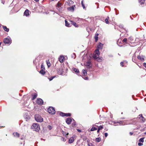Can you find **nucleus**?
Segmentation results:
<instances>
[{
  "instance_id": "32",
  "label": "nucleus",
  "mask_w": 146,
  "mask_h": 146,
  "mask_svg": "<svg viewBox=\"0 0 146 146\" xmlns=\"http://www.w3.org/2000/svg\"><path fill=\"white\" fill-rule=\"evenodd\" d=\"M109 18V17H108L105 20V21L106 23L107 24H108L109 23V22L108 21V19Z\"/></svg>"
},
{
  "instance_id": "33",
  "label": "nucleus",
  "mask_w": 146,
  "mask_h": 146,
  "mask_svg": "<svg viewBox=\"0 0 146 146\" xmlns=\"http://www.w3.org/2000/svg\"><path fill=\"white\" fill-rule=\"evenodd\" d=\"M83 73L84 75H86L87 74L86 71L85 70H82Z\"/></svg>"
},
{
  "instance_id": "54",
  "label": "nucleus",
  "mask_w": 146,
  "mask_h": 146,
  "mask_svg": "<svg viewBox=\"0 0 146 146\" xmlns=\"http://www.w3.org/2000/svg\"><path fill=\"white\" fill-rule=\"evenodd\" d=\"M100 130H99V129H98L97 131V133H99V131H100Z\"/></svg>"
},
{
  "instance_id": "43",
  "label": "nucleus",
  "mask_w": 146,
  "mask_h": 146,
  "mask_svg": "<svg viewBox=\"0 0 146 146\" xmlns=\"http://www.w3.org/2000/svg\"><path fill=\"white\" fill-rule=\"evenodd\" d=\"M143 145V143L141 142L138 143V145L139 146H141Z\"/></svg>"
},
{
  "instance_id": "21",
  "label": "nucleus",
  "mask_w": 146,
  "mask_h": 146,
  "mask_svg": "<svg viewBox=\"0 0 146 146\" xmlns=\"http://www.w3.org/2000/svg\"><path fill=\"white\" fill-rule=\"evenodd\" d=\"M99 35V34L98 33H96V34L95 35L94 37V38L95 40L96 41V42L98 39V36Z\"/></svg>"
},
{
  "instance_id": "35",
  "label": "nucleus",
  "mask_w": 146,
  "mask_h": 146,
  "mask_svg": "<svg viewBox=\"0 0 146 146\" xmlns=\"http://www.w3.org/2000/svg\"><path fill=\"white\" fill-rule=\"evenodd\" d=\"M144 137H143L140 138L139 139V142H143L144 141Z\"/></svg>"
},
{
  "instance_id": "48",
  "label": "nucleus",
  "mask_w": 146,
  "mask_h": 146,
  "mask_svg": "<svg viewBox=\"0 0 146 146\" xmlns=\"http://www.w3.org/2000/svg\"><path fill=\"white\" fill-rule=\"evenodd\" d=\"M77 131L78 132H81V130L80 129H77Z\"/></svg>"
},
{
  "instance_id": "30",
  "label": "nucleus",
  "mask_w": 146,
  "mask_h": 146,
  "mask_svg": "<svg viewBox=\"0 0 146 146\" xmlns=\"http://www.w3.org/2000/svg\"><path fill=\"white\" fill-rule=\"evenodd\" d=\"M103 44H102L101 43H100L99 44L98 46V48H102V47H103Z\"/></svg>"
},
{
  "instance_id": "36",
  "label": "nucleus",
  "mask_w": 146,
  "mask_h": 146,
  "mask_svg": "<svg viewBox=\"0 0 146 146\" xmlns=\"http://www.w3.org/2000/svg\"><path fill=\"white\" fill-rule=\"evenodd\" d=\"M81 4L82 5V7H83L84 9H86V8L84 6V5L83 3V0H82L81 2Z\"/></svg>"
},
{
  "instance_id": "9",
  "label": "nucleus",
  "mask_w": 146,
  "mask_h": 146,
  "mask_svg": "<svg viewBox=\"0 0 146 146\" xmlns=\"http://www.w3.org/2000/svg\"><path fill=\"white\" fill-rule=\"evenodd\" d=\"M72 121V119L70 118H68L66 119V122L68 125L70 124Z\"/></svg>"
},
{
  "instance_id": "29",
  "label": "nucleus",
  "mask_w": 146,
  "mask_h": 146,
  "mask_svg": "<svg viewBox=\"0 0 146 146\" xmlns=\"http://www.w3.org/2000/svg\"><path fill=\"white\" fill-rule=\"evenodd\" d=\"M94 59H96L98 61L100 62L102 60V59L98 56H97V58H94Z\"/></svg>"
},
{
  "instance_id": "12",
  "label": "nucleus",
  "mask_w": 146,
  "mask_h": 146,
  "mask_svg": "<svg viewBox=\"0 0 146 146\" xmlns=\"http://www.w3.org/2000/svg\"><path fill=\"white\" fill-rule=\"evenodd\" d=\"M91 63V62L90 61H88L86 62V66L87 68H91V66H90Z\"/></svg>"
},
{
  "instance_id": "11",
  "label": "nucleus",
  "mask_w": 146,
  "mask_h": 146,
  "mask_svg": "<svg viewBox=\"0 0 146 146\" xmlns=\"http://www.w3.org/2000/svg\"><path fill=\"white\" fill-rule=\"evenodd\" d=\"M24 117L26 119V121L28 120L30 118V117L29 115H28L27 113H25V114L24 115Z\"/></svg>"
},
{
  "instance_id": "17",
  "label": "nucleus",
  "mask_w": 146,
  "mask_h": 146,
  "mask_svg": "<svg viewBox=\"0 0 146 146\" xmlns=\"http://www.w3.org/2000/svg\"><path fill=\"white\" fill-rule=\"evenodd\" d=\"M64 57L63 56H60L59 58V59L60 62H62L64 61Z\"/></svg>"
},
{
  "instance_id": "2",
  "label": "nucleus",
  "mask_w": 146,
  "mask_h": 146,
  "mask_svg": "<svg viewBox=\"0 0 146 146\" xmlns=\"http://www.w3.org/2000/svg\"><path fill=\"white\" fill-rule=\"evenodd\" d=\"M35 119L36 121L38 122H41L43 121V118L38 114L35 115Z\"/></svg>"
},
{
  "instance_id": "57",
  "label": "nucleus",
  "mask_w": 146,
  "mask_h": 146,
  "mask_svg": "<svg viewBox=\"0 0 146 146\" xmlns=\"http://www.w3.org/2000/svg\"><path fill=\"white\" fill-rule=\"evenodd\" d=\"M73 125H76V124L75 123H73Z\"/></svg>"
},
{
  "instance_id": "41",
  "label": "nucleus",
  "mask_w": 146,
  "mask_h": 146,
  "mask_svg": "<svg viewBox=\"0 0 146 146\" xmlns=\"http://www.w3.org/2000/svg\"><path fill=\"white\" fill-rule=\"evenodd\" d=\"M103 128V127L102 126L100 125L98 129H99L100 130Z\"/></svg>"
},
{
  "instance_id": "20",
  "label": "nucleus",
  "mask_w": 146,
  "mask_h": 146,
  "mask_svg": "<svg viewBox=\"0 0 146 146\" xmlns=\"http://www.w3.org/2000/svg\"><path fill=\"white\" fill-rule=\"evenodd\" d=\"M13 134L14 135V136L17 137H19V134L17 132L14 133Z\"/></svg>"
},
{
  "instance_id": "63",
  "label": "nucleus",
  "mask_w": 146,
  "mask_h": 146,
  "mask_svg": "<svg viewBox=\"0 0 146 146\" xmlns=\"http://www.w3.org/2000/svg\"><path fill=\"white\" fill-rule=\"evenodd\" d=\"M21 139H23V138H21Z\"/></svg>"
},
{
  "instance_id": "26",
  "label": "nucleus",
  "mask_w": 146,
  "mask_h": 146,
  "mask_svg": "<svg viewBox=\"0 0 146 146\" xmlns=\"http://www.w3.org/2000/svg\"><path fill=\"white\" fill-rule=\"evenodd\" d=\"M46 64L48 66V67L50 66L51 64L49 60H47L46 61Z\"/></svg>"
},
{
  "instance_id": "24",
  "label": "nucleus",
  "mask_w": 146,
  "mask_h": 146,
  "mask_svg": "<svg viewBox=\"0 0 146 146\" xmlns=\"http://www.w3.org/2000/svg\"><path fill=\"white\" fill-rule=\"evenodd\" d=\"M145 0H139V3L141 4H143L145 2Z\"/></svg>"
},
{
  "instance_id": "1",
  "label": "nucleus",
  "mask_w": 146,
  "mask_h": 146,
  "mask_svg": "<svg viewBox=\"0 0 146 146\" xmlns=\"http://www.w3.org/2000/svg\"><path fill=\"white\" fill-rule=\"evenodd\" d=\"M31 128L36 131H38L40 128L39 124L38 123H34L31 126Z\"/></svg>"
},
{
  "instance_id": "34",
  "label": "nucleus",
  "mask_w": 146,
  "mask_h": 146,
  "mask_svg": "<svg viewBox=\"0 0 146 146\" xmlns=\"http://www.w3.org/2000/svg\"><path fill=\"white\" fill-rule=\"evenodd\" d=\"M97 130V128L94 127H93L90 130L91 131H93Z\"/></svg>"
},
{
  "instance_id": "25",
  "label": "nucleus",
  "mask_w": 146,
  "mask_h": 146,
  "mask_svg": "<svg viewBox=\"0 0 146 146\" xmlns=\"http://www.w3.org/2000/svg\"><path fill=\"white\" fill-rule=\"evenodd\" d=\"M37 95L36 94H35L33 96V97L32 98V100H34L37 96Z\"/></svg>"
},
{
  "instance_id": "18",
  "label": "nucleus",
  "mask_w": 146,
  "mask_h": 146,
  "mask_svg": "<svg viewBox=\"0 0 146 146\" xmlns=\"http://www.w3.org/2000/svg\"><path fill=\"white\" fill-rule=\"evenodd\" d=\"M24 14L26 16H27L29 15V11L27 9L26 10L24 13Z\"/></svg>"
},
{
  "instance_id": "39",
  "label": "nucleus",
  "mask_w": 146,
  "mask_h": 146,
  "mask_svg": "<svg viewBox=\"0 0 146 146\" xmlns=\"http://www.w3.org/2000/svg\"><path fill=\"white\" fill-rule=\"evenodd\" d=\"M61 6V4L60 3H58L56 5V7H60Z\"/></svg>"
},
{
  "instance_id": "10",
  "label": "nucleus",
  "mask_w": 146,
  "mask_h": 146,
  "mask_svg": "<svg viewBox=\"0 0 146 146\" xmlns=\"http://www.w3.org/2000/svg\"><path fill=\"white\" fill-rule=\"evenodd\" d=\"M137 58L141 61H143L144 60V57L143 56L139 55L137 57Z\"/></svg>"
},
{
  "instance_id": "8",
  "label": "nucleus",
  "mask_w": 146,
  "mask_h": 146,
  "mask_svg": "<svg viewBox=\"0 0 146 146\" xmlns=\"http://www.w3.org/2000/svg\"><path fill=\"white\" fill-rule=\"evenodd\" d=\"M95 54L94 56V58H97V56H98L100 54L99 50L96 49L95 51Z\"/></svg>"
},
{
  "instance_id": "50",
  "label": "nucleus",
  "mask_w": 146,
  "mask_h": 146,
  "mask_svg": "<svg viewBox=\"0 0 146 146\" xmlns=\"http://www.w3.org/2000/svg\"><path fill=\"white\" fill-rule=\"evenodd\" d=\"M5 1H3L2 0H1V3L3 4H4L5 3Z\"/></svg>"
},
{
  "instance_id": "62",
  "label": "nucleus",
  "mask_w": 146,
  "mask_h": 146,
  "mask_svg": "<svg viewBox=\"0 0 146 146\" xmlns=\"http://www.w3.org/2000/svg\"><path fill=\"white\" fill-rule=\"evenodd\" d=\"M54 0H52V1H54Z\"/></svg>"
},
{
  "instance_id": "15",
  "label": "nucleus",
  "mask_w": 146,
  "mask_h": 146,
  "mask_svg": "<svg viewBox=\"0 0 146 146\" xmlns=\"http://www.w3.org/2000/svg\"><path fill=\"white\" fill-rule=\"evenodd\" d=\"M65 25L67 27H70L71 26V24L68 23L66 20H65Z\"/></svg>"
},
{
  "instance_id": "49",
  "label": "nucleus",
  "mask_w": 146,
  "mask_h": 146,
  "mask_svg": "<svg viewBox=\"0 0 146 146\" xmlns=\"http://www.w3.org/2000/svg\"><path fill=\"white\" fill-rule=\"evenodd\" d=\"M139 116L142 117V118H144V117L143 116L142 114H140Z\"/></svg>"
},
{
  "instance_id": "47",
  "label": "nucleus",
  "mask_w": 146,
  "mask_h": 146,
  "mask_svg": "<svg viewBox=\"0 0 146 146\" xmlns=\"http://www.w3.org/2000/svg\"><path fill=\"white\" fill-rule=\"evenodd\" d=\"M91 145L92 146V143H88V146H91Z\"/></svg>"
},
{
  "instance_id": "42",
  "label": "nucleus",
  "mask_w": 146,
  "mask_h": 146,
  "mask_svg": "<svg viewBox=\"0 0 146 146\" xmlns=\"http://www.w3.org/2000/svg\"><path fill=\"white\" fill-rule=\"evenodd\" d=\"M47 127L49 130H50L52 128V127L50 125H48Z\"/></svg>"
},
{
  "instance_id": "40",
  "label": "nucleus",
  "mask_w": 146,
  "mask_h": 146,
  "mask_svg": "<svg viewBox=\"0 0 146 146\" xmlns=\"http://www.w3.org/2000/svg\"><path fill=\"white\" fill-rule=\"evenodd\" d=\"M55 77V76H53L51 77L50 78H49V80L50 81H51L53 80V78H54Z\"/></svg>"
},
{
  "instance_id": "19",
  "label": "nucleus",
  "mask_w": 146,
  "mask_h": 146,
  "mask_svg": "<svg viewBox=\"0 0 146 146\" xmlns=\"http://www.w3.org/2000/svg\"><path fill=\"white\" fill-rule=\"evenodd\" d=\"M3 28L4 30L8 32L9 31V29L7 28L6 26H3Z\"/></svg>"
},
{
  "instance_id": "3",
  "label": "nucleus",
  "mask_w": 146,
  "mask_h": 146,
  "mask_svg": "<svg viewBox=\"0 0 146 146\" xmlns=\"http://www.w3.org/2000/svg\"><path fill=\"white\" fill-rule=\"evenodd\" d=\"M48 111L49 113L51 114H55V111L54 108L52 107H50L48 109Z\"/></svg>"
},
{
  "instance_id": "28",
  "label": "nucleus",
  "mask_w": 146,
  "mask_h": 146,
  "mask_svg": "<svg viewBox=\"0 0 146 146\" xmlns=\"http://www.w3.org/2000/svg\"><path fill=\"white\" fill-rule=\"evenodd\" d=\"M40 73L42 75H44L45 74V72L43 70V69H42L40 72Z\"/></svg>"
},
{
  "instance_id": "14",
  "label": "nucleus",
  "mask_w": 146,
  "mask_h": 146,
  "mask_svg": "<svg viewBox=\"0 0 146 146\" xmlns=\"http://www.w3.org/2000/svg\"><path fill=\"white\" fill-rule=\"evenodd\" d=\"M70 22L71 23V25L72 24L75 27H78V25L75 22H74L73 21H70Z\"/></svg>"
},
{
  "instance_id": "52",
  "label": "nucleus",
  "mask_w": 146,
  "mask_h": 146,
  "mask_svg": "<svg viewBox=\"0 0 146 146\" xmlns=\"http://www.w3.org/2000/svg\"><path fill=\"white\" fill-rule=\"evenodd\" d=\"M142 120L143 122H144L145 121V119L144 118H142Z\"/></svg>"
},
{
  "instance_id": "61",
  "label": "nucleus",
  "mask_w": 146,
  "mask_h": 146,
  "mask_svg": "<svg viewBox=\"0 0 146 146\" xmlns=\"http://www.w3.org/2000/svg\"><path fill=\"white\" fill-rule=\"evenodd\" d=\"M145 134L146 135V132L145 133Z\"/></svg>"
},
{
  "instance_id": "64",
  "label": "nucleus",
  "mask_w": 146,
  "mask_h": 146,
  "mask_svg": "<svg viewBox=\"0 0 146 146\" xmlns=\"http://www.w3.org/2000/svg\"><path fill=\"white\" fill-rule=\"evenodd\" d=\"M93 146L92 145V146Z\"/></svg>"
},
{
  "instance_id": "56",
  "label": "nucleus",
  "mask_w": 146,
  "mask_h": 146,
  "mask_svg": "<svg viewBox=\"0 0 146 146\" xmlns=\"http://www.w3.org/2000/svg\"><path fill=\"white\" fill-rule=\"evenodd\" d=\"M57 9L59 11H60V8H59V7H58L57 8Z\"/></svg>"
},
{
  "instance_id": "38",
  "label": "nucleus",
  "mask_w": 146,
  "mask_h": 146,
  "mask_svg": "<svg viewBox=\"0 0 146 146\" xmlns=\"http://www.w3.org/2000/svg\"><path fill=\"white\" fill-rule=\"evenodd\" d=\"M129 40H130L129 42L132 41L133 40V38L132 37H130L129 38Z\"/></svg>"
},
{
  "instance_id": "44",
  "label": "nucleus",
  "mask_w": 146,
  "mask_h": 146,
  "mask_svg": "<svg viewBox=\"0 0 146 146\" xmlns=\"http://www.w3.org/2000/svg\"><path fill=\"white\" fill-rule=\"evenodd\" d=\"M41 68L42 69H44V66L42 64H41Z\"/></svg>"
},
{
  "instance_id": "7",
  "label": "nucleus",
  "mask_w": 146,
  "mask_h": 146,
  "mask_svg": "<svg viewBox=\"0 0 146 146\" xmlns=\"http://www.w3.org/2000/svg\"><path fill=\"white\" fill-rule=\"evenodd\" d=\"M36 103L40 105H42L43 103V101L41 98H38L37 99Z\"/></svg>"
},
{
  "instance_id": "13",
  "label": "nucleus",
  "mask_w": 146,
  "mask_h": 146,
  "mask_svg": "<svg viewBox=\"0 0 146 146\" xmlns=\"http://www.w3.org/2000/svg\"><path fill=\"white\" fill-rule=\"evenodd\" d=\"M62 69V68H59L58 70V73L59 74H63Z\"/></svg>"
},
{
  "instance_id": "31",
  "label": "nucleus",
  "mask_w": 146,
  "mask_h": 146,
  "mask_svg": "<svg viewBox=\"0 0 146 146\" xmlns=\"http://www.w3.org/2000/svg\"><path fill=\"white\" fill-rule=\"evenodd\" d=\"M122 42H125L126 44H127V38H124L122 40Z\"/></svg>"
},
{
  "instance_id": "51",
  "label": "nucleus",
  "mask_w": 146,
  "mask_h": 146,
  "mask_svg": "<svg viewBox=\"0 0 146 146\" xmlns=\"http://www.w3.org/2000/svg\"><path fill=\"white\" fill-rule=\"evenodd\" d=\"M88 77H86L84 78V79L85 80H88Z\"/></svg>"
},
{
  "instance_id": "53",
  "label": "nucleus",
  "mask_w": 146,
  "mask_h": 146,
  "mask_svg": "<svg viewBox=\"0 0 146 146\" xmlns=\"http://www.w3.org/2000/svg\"><path fill=\"white\" fill-rule=\"evenodd\" d=\"M129 134H130V135H131L133 134V133L132 132H130L129 133Z\"/></svg>"
},
{
  "instance_id": "23",
  "label": "nucleus",
  "mask_w": 146,
  "mask_h": 146,
  "mask_svg": "<svg viewBox=\"0 0 146 146\" xmlns=\"http://www.w3.org/2000/svg\"><path fill=\"white\" fill-rule=\"evenodd\" d=\"M121 42L120 40H118L117 42V44L120 46H122V44H121Z\"/></svg>"
},
{
  "instance_id": "6",
  "label": "nucleus",
  "mask_w": 146,
  "mask_h": 146,
  "mask_svg": "<svg viewBox=\"0 0 146 146\" xmlns=\"http://www.w3.org/2000/svg\"><path fill=\"white\" fill-rule=\"evenodd\" d=\"M60 115L62 117L70 116L71 115V114L70 113H65L61 112L60 113Z\"/></svg>"
},
{
  "instance_id": "37",
  "label": "nucleus",
  "mask_w": 146,
  "mask_h": 146,
  "mask_svg": "<svg viewBox=\"0 0 146 146\" xmlns=\"http://www.w3.org/2000/svg\"><path fill=\"white\" fill-rule=\"evenodd\" d=\"M96 141L99 142L101 140V138L100 137L96 138Z\"/></svg>"
},
{
  "instance_id": "60",
  "label": "nucleus",
  "mask_w": 146,
  "mask_h": 146,
  "mask_svg": "<svg viewBox=\"0 0 146 146\" xmlns=\"http://www.w3.org/2000/svg\"><path fill=\"white\" fill-rule=\"evenodd\" d=\"M73 54H74V55L75 56V53H73Z\"/></svg>"
},
{
  "instance_id": "16",
  "label": "nucleus",
  "mask_w": 146,
  "mask_h": 146,
  "mask_svg": "<svg viewBox=\"0 0 146 146\" xmlns=\"http://www.w3.org/2000/svg\"><path fill=\"white\" fill-rule=\"evenodd\" d=\"M75 5L72 6L71 7H69L68 8V10L69 11H73L74 10V7H75Z\"/></svg>"
},
{
  "instance_id": "27",
  "label": "nucleus",
  "mask_w": 146,
  "mask_h": 146,
  "mask_svg": "<svg viewBox=\"0 0 146 146\" xmlns=\"http://www.w3.org/2000/svg\"><path fill=\"white\" fill-rule=\"evenodd\" d=\"M73 71L75 72L76 74H78V73L79 72V70L77 69H76V68H74L73 69Z\"/></svg>"
},
{
  "instance_id": "5",
  "label": "nucleus",
  "mask_w": 146,
  "mask_h": 146,
  "mask_svg": "<svg viewBox=\"0 0 146 146\" xmlns=\"http://www.w3.org/2000/svg\"><path fill=\"white\" fill-rule=\"evenodd\" d=\"M125 121H117V122L115 121H114L113 122L115 124L116 123H118L120 125H124L127 124L125 122Z\"/></svg>"
},
{
  "instance_id": "46",
  "label": "nucleus",
  "mask_w": 146,
  "mask_h": 146,
  "mask_svg": "<svg viewBox=\"0 0 146 146\" xmlns=\"http://www.w3.org/2000/svg\"><path fill=\"white\" fill-rule=\"evenodd\" d=\"M105 136L106 137L108 135V134L107 133H106L104 134Z\"/></svg>"
},
{
  "instance_id": "45",
  "label": "nucleus",
  "mask_w": 146,
  "mask_h": 146,
  "mask_svg": "<svg viewBox=\"0 0 146 146\" xmlns=\"http://www.w3.org/2000/svg\"><path fill=\"white\" fill-rule=\"evenodd\" d=\"M120 65L122 66L123 67V62H121L120 63Z\"/></svg>"
},
{
  "instance_id": "59",
  "label": "nucleus",
  "mask_w": 146,
  "mask_h": 146,
  "mask_svg": "<svg viewBox=\"0 0 146 146\" xmlns=\"http://www.w3.org/2000/svg\"><path fill=\"white\" fill-rule=\"evenodd\" d=\"M68 133L67 134H66V135H68Z\"/></svg>"
},
{
  "instance_id": "4",
  "label": "nucleus",
  "mask_w": 146,
  "mask_h": 146,
  "mask_svg": "<svg viewBox=\"0 0 146 146\" xmlns=\"http://www.w3.org/2000/svg\"><path fill=\"white\" fill-rule=\"evenodd\" d=\"M3 42L5 44H11V40L10 38H6L4 39Z\"/></svg>"
},
{
  "instance_id": "55",
  "label": "nucleus",
  "mask_w": 146,
  "mask_h": 146,
  "mask_svg": "<svg viewBox=\"0 0 146 146\" xmlns=\"http://www.w3.org/2000/svg\"><path fill=\"white\" fill-rule=\"evenodd\" d=\"M62 138L63 139V141H65V139L64 138Z\"/></svg>"
},
{
  "instance_id": "22",
  "label": "nucleus",
  "mask_w": 146,
  "mask_h": 146,
  "mask_svg": "<svg viewBox=\"0 0 146 146\" xmlns=\"http://www.w3.org/2000/svg\"><path fill=\"white\" fill-rule=\"evenodd\" d=\"M74 141L73 138H70L68 140V143H71L73 142Z\"/></svg>"
},
{
  "instance_id": "58",
  "label": "nucleus",
  "mask_w": 146,
  "mask_h": 146,
  "mask_svg": "<svg viewBox=\"0 0 146 146\" xmlns=\"http://www.w3.org/2000/svg\"><path fill=\"white\" fill-rule=\"evenodd\" d=\"M1 43H2V42H0V46H1Z\"/></svg>"
}]
</instances>
